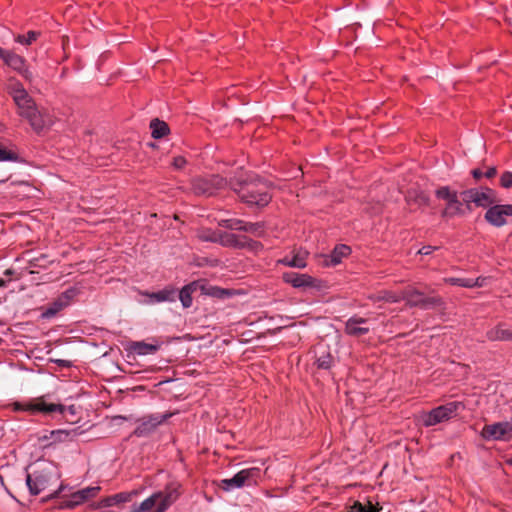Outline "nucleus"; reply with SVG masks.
I'll return each instance as SVG.
<instances>
[{
    "label": "nucleus",
    "mask_w": 512,
    "mask_h": 512,
    "mask_svg": "<svg viewBox=\"0 0 512 512\" xmlns=\"http://www.w3.org/2000/svg\"><path fill=\"white\" fill-rule=\"evenodd\" d=\"M408 200H413L418 206H427L430 202L429 197L424 192L417 193L415 197H413L412 194H409Z\"/></svg>",
    "instance_id": "72a5a7b5"
},
{
    "label": "nucleus",
    "mask_w": 512,
    "mask_h": 512,
    "mask_svg": "<svg viewBox=\"0 0 512 512\" xmlns=\"http://www.w3.org/2000/svg\"><path fill=\"white\" fill-rule=\"evenodd\" d=\"M435 195L438 199L446 202V206L441 212L443 218H452L465 214L464 202L459 200L457 191L450 189L448 186H442L435 191Z\"/></svg>",
    "instance_id": "39448f33"
},
{
    "label": "nucleus",
    "mask_w": 512,
    "mask_h": 512,
    "mask_svg": "<svg viewBox=\"0 0 512 512\" xmlns=\"http://www.w3.org/2000/svg\"><path fill=\"white\" fill-rule=\"evenodd\" d=\"M316 364L318 368L329 369L332 364V356L330 353L323 350L319 355H317Z\"/></svg>",
    "instance_id": "cd10ccee"
},
{
    "label": "nucleus",
    "mask_w": 512,
    "mask_h": 512,
    "mask_svg": "<svg viewBox=\"0 0 512 512\" xmlns=\"http://www.w3.org/2000/svg\"><path fill=\"white\" fill-rule=\"evenodd\" d=\"M442 304V299L440 297H424L422 300V308L429 309L432 307L440 306Z\"/></svg>",
    "instance_id": "f704fd0d"
},
{
    "label": "nucleus",
    "mask_w": 512,
    "mask_h": 512,
    "mask_svg": "<svg viewBox=\"0 0 512 512\" xmlns=\"http://www.w3.org/2000/svg\"><path fill=\"white\" fill-rule=\"evenodd\" d=\"M508 216H512V204L494 205L487 210L485 219L493 226L501 227L506 224Z\"/></svg>",
    "instance_id": "4468645a"
},
{
    "label": "nucleus",
    "mask_w": 512,
    "mask_h": 512,
    "mask_svg": "<svg viewBox=\"0 0 512 512\" xmlns=\"http://www.w3.org/2000/svg\"><path fill=\"white\" fill-rule=\"evenodd\" d=\"M402 300H405L411 307L422 308L423 293L414 288H407L402 291Z\"/></svg>",
    "instance_id": "5701e85b"
},
{
    "label": "nucleus",
    "mask_w": 512,
    "mask_h": 512,
    "mask_svg": "<svg viewBox=\"0 0 512 512\" xmlns=\"http://www.w3.org/2000/svg\"><path fill=\"white\" fill-rule=\"evenodd\" d=\"M462 200L466 208L470 211L471 204L477 207L486 208L496 202L494 190L488 187L472 188L461 193Z\"/></svg>",
    "instance_id": "423d86ee"
},
{
    "label": "nucleus",
    "mask_w": 512,
    "mask_h": 512,
    "mask_svg": "<svg viewBox=\"0 0 512 512\" xmlns=\"http://www.w3.org/2000/svg\"><path fill=\"white\" fill-rule=\"evenodd\" d=\"M460 407H462L460 402H449L438 406L429 412L421 413L418 420L426 427L434 426L455 417Z\"/></svg>",
    "instance_id": "7ed1b4c3"
},
{
    "label": "nucleus",
    "mask_w": 512,
    "mask_h": 512,
    "mask_svg": "<svg viewBox=\"0 0 512 512\" xmlns=\"http://www.w3.org/2000/svg\"><path fill=\"white\" fill-rule=\"evenodd\" d=\"M199 239L206 242H218L220 240L219 233L208 229H203L198 232Z\"/></svg>",
    "instance_id": "c756f323"
},
{
    "label": "nucleus",
    "mask_w": 512,
    "mask_h": 512,
    "mask_svg": "<svg viewBox=\"0 0 512 512\" xmlns=\"http://www.w3.org/2000/svg\"><path fill=\"white\" fill-rule=\"evenodd\" d=\"M161 347V342L152 339L151 342L133 341L129 343L128 350L138 356H146L155 354Z\"/></svg>",
    "instance_id": "6ab92c4d"
},
{
    "label": "nucleus",
    "mask_w": 512,
    "mask_h": 512,
    "mask_svg": "<svg viewBox=\"0 0 512 512\" xmlns=\"http://www.w3.org/2000/svg\"><path fill=\"white\" fill-rule=\"evenodd\" d=\"M76 289H68L64 291L55 301H53L46 310L42 313L43 318H51L55 316L62 309L67 307L72 299L76 296Z\"/></svg>",
    "instance_id": "2eb2a0df"
},
{
    "label": "nucleus",
    "mask_w": 512,
    "mask_h": 512,
    "mask_svg": "<svg viewBox=\"0 0 512 512\" xmlns=\"http://www.w3.org/2000/svg\"><path fill=\"white\" fill-rule=\"evenodd\" d=\"M192 288L190 285L183 287L179 292V299L184 308H189L192 305Z\"/></svg>",
    "instance_id": "c85d7f7f"
},
{
    "label": "nucleus",
    "mask_w": 512,
    "mask_h": 512,
    "mask_svg": "<svg viewBox=\"0 0 512 512\" xmlns=\"http://www.w3.org/2000/svg\"><path fill=\"white\" fill-rule=\"evenodd\" d=\"M151 135L155 139L162 138L169 132L168 125L160 121L159 119H154L150 123Z\"/></svg>",
    "instance_id": "393cba45"
},
{
    "label": "nucleus",
    "mask_w": 512,
    "mask_h": 512,
    "mask_svg": "<svg viewBox=\"0 0 512 512\" xmlns=\"http://www.w3.org/2000/svg\"><path fill=\"white\" fill-rule=\"evenodd\" d=\"M16 160H17L16 153L0 146V162L16 161Z\"/></svg>",
    "instance_id": "c9c22d12"
},
{
    "label": "nucleus",
    "mask_w": 512,
    "mask_h": 512,
    "mask_svg": "<svg viewBox=\"0 0 512 512\" xmlns=\"http://www.w3.org/2000/svg\"><path fill=\"white\" fill-rule=\"evenodd\" d=\"M510 463L512 464V459L510 460Z\"/></svg>",
    "instance_id": "5fc2aeb1"
},
{
    "label": "nucleus",
    "mask_w": 512,
    "mask_h": 512,
    "mask_svg": "<svg viewBox=\"0 0 512 512\" xmlns=\"http://www.w3.org/2000/svg\"><path fill=\"white\" fill-rule=\"evenodd\" d=\"M172 165L175 169H182L186 165V159L182 156L174 157Z\"/></svg>",
    "instance_id": "58836bf2"
},
{
    "label": "nucleus",
    "mask_w": 512,
    "mask_h": 512,
    "mask_svg": "<svg viewBox=\"0 0 512 512\" xmlns=\"http://www.w3.org/2000/svg\"><path fill=\"white\" fill-rule=\"evenodd\" d=\"M351 253V248L347 245H337L330 255L324 256L323 264L326 266H336L341 263L343 257Z\"/></svg>",
    "instance_id": "412c9836"
},
{
    "label": "nucleus",
    "mask_w": 512,
    "mask_h": 512,
    "mask_svg": "<svg viewBox=\"0 0 512 512\" xmlns=\"http://www.w3.org/2000/svg\"><path fill=\"white\" fill-rule=\"evenodd\" d=\"M495 174H496V168L491 167V168H489V169L486 171L485 176H486L487 178H492L493 176H495Z\"/></svg>",
    "instance_id": "c03bdc74"
},
{
    "label": "nucleus",
    "mask_w": 512,
    "mask_h": 512,
    "mask_svg": "<svg viewBox=\"0 0 512 512\" xmlns=\"http://www.w3.org/2000/svg\"><path fill=\"white\" fill-rule=\"evenodd\" d=\"M53 476V471L49 468L36 470L33 473H27L26 484L33 495H38L45 490Z\"/></svg>",
    "instance_id": "9b49d317"
},
{
    "label": "nucleus",
    "mask_w": 512,
    "mask_h": 512,
    "mask_svg": "<svg viewBox=\"0 0 512 512\" xmlns=\"http://www.w3.org/2000/svg\"><path fill=\"white\" fill-rule=\"evenodd\" d=\"M472 175L475 179H480L483 176V173L479 169H474L472 171Z\"/></svg>",
    "instance_id": "a18cd8bd"
},
{
    "label": "nucleus",
    "mask_w": 512,
    "mask_h": 512,
    "mask_svg": "<svg viewBox=\"0 0 512 512\" xmlns=\"http://www.w3.org/2000/svg\"><path fill=\"white\" fill-rule=\"evenodd\" d=\"M222 225L232 230H240L255 236H261L263 233V226L261 223L244 222L239 219H227L222 221Z\"/></svg>",
    "instance_id": "a211bd4d"
},
{
    "label": "nucleus",
    "mask_w": 512,
    "mask_h": 512,
    "mask_svg": "<svg viewBox=\"0 0 512 512\" xmlns=\"http://www.w3.org/2000/svg\"><path fill=\"white\" fill-rule=\"evenodd\" d=\"M68 409H69V412L74 413L73 406L69 407Z\"/></svg>",
    "instance_id": "8fccbe9b"
},
{
    "label": "nucleus",
    "mask_w": 512,
    "mask_h": 512,
    "mask_svg": "<svg viewBox=\"0 0 512 512\" xmlns=\"http://www.w3.org/2000/svg\"><path fill=\"white\" fill-rule=\"evenodd\" d=\"M486 337L490 341H512V331L505 328L504 325L500 324L489 329L486 333Z\"/></svg>",
    "instance_id": "4be33fe9"
},
{
    "label": "nucleus",
    "mask_w": 512,
    "mask_h": 512,
    "mask_svg": "<svg viewBox=\"0 0 512 512\" xmlns=\"http://www.w3.org/2000/svg\"><path fill=\"white\" fill-rule=\"evenodd\" d=\"M261 477L262 470L258 467H251L239 471L231 478L222 479L219 486L229 492L244 486L256 485Z\"/></svg>",
    "instance_id": "20e7f679"
},
{
    "label": "nucleus",
    "mask_w": 512,
    "mask_h": 512,
    "mask_svg": "<svg viewBox=\"0 0 512 512\" xmlns=\"http://www.w3.org/2000/svg\"><path fill=\"white\" fill-rule=\"evenodd\" d=\"M7 92L17 107L18 115L26 119L34 130H42L46 120L23 84L15 78H10L7 83Z\"/></svg>",
    "instance_id": "f257e3e1"
},
{
    "label": "nucleus",
    "mask_w": 512,
    "mask_h": 512,
    "mask_svg": "<svg viewBox=\"0 0 512 512\" xmlns=\"http://www.w3.org/2000/svg\"><path fill=\"white\" fill-rule=\"evenodd\" d=\"M54 362L61 367H70L71 366V362L69 360H65V359H56V360H54Z\"/></svg>",
    "instance_id": "37998d69"
},
{
    "label": "nucleus",
    "mask_w": 512,
    "mask_h": 512,
    "mask_svg": "<svg viewBox=\"0 0 512 512\" xmlns=\"http://www.w3.org/2000/svg\"><path fill=\"white\" fill-rule=\"evenodd\" d=\"M3 343V339L0 337V345Z\"/></svg>",
    "instance_id": "603ef678"
},
{
    "label": "nucleus",
    "mask_w": 512,
    "mask_h": 512,
    "mask_svg": "<svg viewBox=\"0 0 512 512\" xmlns=\"http://www.w3.org/2000/svg\"><path fill=\"white\" fill-rule=\"evenodd\" d=\"M285 283L290 284L294 288L305 289L317 287V280L308 274H300L296 272H285L282 275Z\"/></svg>",
    "instance_id": "dca6fc26"
},
{
    "label": "nucleus",
    "mask_w": 512,
    "mask_h": 512,
    "mask_svg": "<svg viewBox=\"0 0 512 512\" xmlns=\"http://www.w3.org/2000/svg\"><path fill=\"white\" fill-rule=\"evenodd\" d=\"M160 494L153 493L151 496L142 501L139 505H136L140 512H149L154 507H158Z\"/></svg>",
    "instance_id": "a878e982"
},
{
    "label": "nucleus",
    "mask_w": 512,
    "mask_h": 512,
    "mask_svg": "<svg viewBox=\"0 0 512 512\" xmlns=\"http://www.w3.org/2000/svg\"><path fill=\"white\" fill-rule=\"evenodd\" d=\"M365 321L361 318L354 317V336L358 334L367 333L369 331V327H358L357 325L364 323Z\"/></svg>",
    "instance_id": "4c0bfd02"
},
{
    "label": "nucleus",
    "mask_w": 512,
    "mask_h": 512,
    "mask_svg": "<svg viewBox=\"0 0 512 512\" xmlns=\"http://www.w3.org/2000/svg\"><path fill=\"white\" fill-rule=\"evenodd\" d=\"M131 500V494L122 492L112 496L105 497L98 503L99 508H106L117 505L119 503L128 502Z\"/></svg>",
    "instance_id": "b1692460"
},
{
    "label": "nucleus",
    "mask_w": 512,
    "mask_h": 512,
    "mask_svg": "<svg viewBox=\"0 0 512 512\" xmlns=\"http://www.w3.org/2000/svg\"><path fill=\"white\" fill-rule=\"evenodd\" d=\"M434 250H436V247L434 246H430V245H427V246H423L419 251L418 253L421 254V255H429L431 254Z\"/></svg>",
    "instance_id": "a19ab883"
},
{
    "label": "nucleus",
    "mask_w": 512,
    "mask_h": 512,
    "mask_svg": "<svg viewBox=\"0 0 512 512\" xmlns=\"http://www.w3.org/2000/svg\"><path fill=\"white\" fill-rule=\"evenodd\" d=\"M19 409L31 412H40L44 414L58 412L64 414L67 408L61 404H54L46 402L44 397L36 398L25 404H18Z\"/></svg>",
    "instance_id": "ddd939ff"
},
{
    "label": "nucleus",
    "mask_w": 512,
    "mask_h": 512,
    "mask_svg": "<svg viewBox=\"0 0 512 512\" xmlns=\"http://www.w3.org/2000/svg\"><path fill=\"white\" fill-rule=\"evenodd\" d=\"M4 280H0V286H4Z\"/></svg>",
    "instance_id": "3c124183"
},
{
    "label": "nucleus",
    "mask_w": 512,
    "mask_h": 512,
    "mask_svg": "<svg viewBox=\"0 0 512 512\" xmlns=\"http://www.w3.org/2000/svg\"><path fill=\"white\" fill-rule=\"evenodd\" d=\"M4 182H5V180H0V184H2V183H4Z\"/></svg>",
    "instance_id": "864d4df0"
},
{
    "label": "nucleus",
    "mask_w": 512,
    "mask_h": 512,
    "mask_svg": "<svg viewBox=\"0 0 512 512\" xmlns=\"http://www.w3.org/2000/svg\"><path fill=\"white\" fill-rule=\"evenodd\" d=\"M142 296L145 297L144 300L140 302L146 305H154L163 302H174L176 300V290L173 288H165L163 290L157 292H142Z\"/></svg>",
    "instance_id": "f3484780"
},
{
    "label": "nucleus",
    "mask_w": 512,
    "mask_h": 512,
    "mask_svg": "<svg viewBox=\"0 0 512 512\" xmlns=\"http://www.w3.org/2000/svg\"><path fill=\"white\" fill-rule=\"evenodd\" d=\"M486 277H478L476 279H471V288L473 287H482L486 284Z\"/></svg>",
    "instance_id": "ea45409f"
},
{
    "label": "nucleus",
    "mask_w": 512,
    "mask_h": 512,
    "mask_svg": "<svg viewBox=\"0 0 512 512\" xmlns=\"http://www.w3.org/2000/svg\"><path fill=\"white\" fill-rule=\"evenodd\" d=\"M38 35L35 31H29L27 35H18L15 41L22 45H30L37 39Z\"/></svg>",
    "instance_id": "7c9ffc66"
},
{
    "label": "nucleus",
    "mask_w": 512,
    "mask_h": 512,
    "mask_svg": "<svg viewBox=\"0 0 512 512\" xmlns=\"http://www.w3.org/2000/svg\"><path fill=\"white\" fill-rule=\"evenodd\" d=\"M226 185L227 181L218 175L197 177L192 181V190L196 195L212 196Z\"/></svg>",
    "instance_id": "6e6552de"
},
{
    "label": "nucleus",
    "mask_w": 512,
    "mask_h": 512,
    "mask_svg": "<svg viewBox=\"0 0 512 512\" xmlns=\"http://www.w3.org/2000/svg\"><path fill=\"white\" fill-rule=\"evenodd\" d=\"M379 299L385 300L387 302L396 303L402 300V291L400 293H395L392 291H382L379 294Z\"/></svg>",
    "instance_id": "2f4dec72"
},
{
    "label": "nucleus",
    "mask_w": 512,
    "mask_h": 512,
    "mask_svg": "<svg viewBox=\"0 0 512 512\" xmlns=\"http://www.w3.org/2000/svg\"><path fill=\"white\" fill-rule=\"evenodd\" d=\"M0 59L13 71L21 75L25 80L32 81L33 74L27 66L24 57L16 54L12 50L3 49L0 47Z\"/></svg>",
    "instance_id": "1a4fd4ad"
},
{
    "label": "nucleus",
    "mask_w": 512,
    "mask_h": 512,
    "mask_svg": "<svg viewBox=\"0 0 512 512\" xmlns=\"http://www.w3.org/2000/svg\"><path fill=\"white\" fill-rule=\"evenodd\" d=\"M101 490L100 486H89L81 490L72 492L70 495H63L58 504V508L62 510L74 509L83 503L97 497Z\"/></svg>",
    "instance_id": "0eeeda50"
},
{
    "label": "nucleus",
    "mask_w": 512,
    "mask_h": 512,
    "mask_svg": "<svg viewBox=\"0 0 512 512\" xmlns=\"http://www.w3.org/2000/svg\"><path fill=\"white\" fill-rule=\"evenodd\" d=\"M354 512H380L382 508L378 507V504L373 505L371 501L363 504L359 501H354L353 504Z\"/></svg>",
    "instance_id": "bb28decb"
},
{
    "label": "nucleus",
    "mask_w": 512,
    "mask_h": 512,
    "mask_svg": "<svg viewBox=\"0 0 512 512\" xmlns=\"http://www.w3.org/2000/svg\"><path fill=\"white\" fill-rule=\"evenodd\" d=\"M68 487L64 484H61L59 488L49 496L50 499L57 498L59 495L64 492Z\"/></svg>",
    "instance_id": "79ce46f5"
},
{
    "label": "nucleus",
    "mask_w": 512,
    "mask_h": 512,
    "mask_svg": "<svg viewBox=\"0 0 512 512\" xmlns=\"http://www.w3.org/2000/svg\"><path fill=\"white\" fill-rule=\"evenodd\" d=\"M444 281L450 285L471 288V278L449 277L445 278Z\"/></svg>",
    "instance_id": "473e14b6"
},
{
    "label": "nucleus",
    "mask_w": 512,
    "mask_h": 512,
    "mask_svg": "<svg viewBox=\"0 0 512 512\" xmlns=\"http://www.w3.org/2000/svg\"><path fill=\"white\" fill-rule=\"evenodd\" d=\"M173 413L151 414L138 420L134 434L138 437H145L153 433L158 426L168 420Z\"/></svg>",
    "instance_id": "9d476101"
},
{
    "label": "nucleus",
    "mask_w": 512,
    "mask_h": 512,
    "mask_svg": "<svg viewBox=\"0 0 512 512\" xmlns=\"http://www.w3.org/2000/svg\"><path fill=\"white\" fill-rule=\"evenodd\" d=\"M233 190L239 195L242 201L250 206L255 205L263 207L271 200L268 188L262 182L244 183L241 184L239 188L233 186Z\"/></svg>",
    "instance_id": "f03ea898"
},
{
    "label": "nucleus",
    "mask_w": 512,
    "mask_h": 512,
    "mask_svg": "<svg viewBox=\"0 0 512 512\" xmlns=\"http://www.w3.org/2000/svg\"><path fill=\"white\" fill-rule=\"evenodd\" d=\"M352 322V319H348L347 321V330H349V327H350V323Z\"/></svg>",
    "instance_id": "09e8293b"
},
{
    "label": "nucleus",
    "mask_w": 512,
    "mask_h": 512,
    "mask_svg": "<svg viewBox=\"0 0 512 512\" xmlns=\"http://www.w3.org/2000/svg\"><path fill=\"white\" fill-rule=\"evenodd\" d=\"M306 258L307 252L299 250L297 252H292L291 255H286L279 259L278 263L288 267L302 269L307 266Z\"/></svg>",
    "instance_id": "aec40b11"
},
{
    "label": "nucleus",
    "mask_w": 512,
    "mask_h": 512,
    "mask_svg": "<svg viewBox=\"0 0 512 512\" xmlns=\"http://www.w3.org/2000/svg\"><path fill=\"white\" fill-rule=\"evenodd\" d=\"M481 435L486 440H507L512 436V419L485 425Z\"/></svg>",
    "instance_id": "f8f14e48"
},
{
    "label": "nucleus",
    "mask_w": 512,
    "mask_h": 512,
    "mask_svg": "<svg viewBox=\"0 0 512 512\" xmlns=\"http://www.w3.org/2000/svg\"><path fill=\"white\" fill-rule=\"evenodd\" d=\"M129 512H140L137 506H134Z\"/></svg>",
    "instance_id": "49530a36"
},
{
    "label": "nucleus",
    "mask_w": 512,
    "mask_h": 512,
    "mask_svg": "<svg viewBox=\"0 0 512 512\" xmlns=\"http://www.w3.org/2000/svg\"><path fill=\"white\" fill-rule=\"evenodd\" d=\"M129 512H140L137 506H134Z\"/></svg>",
    "instance_id": "de8ad7c7"
},
{
    "label": "nucleus",
    "mask_w": 512,
    "mask_h": 512,
    "mask_svg": "<svg viewBox=\"0 0 512 512\" xmlns=\"http://www.w3.org/2000/svg\"><path fill=\"white\" fill-rule=\"evenodd\" d=\"M501 186L504 188H510L512 186V172H504L500 178Z\"/></svg>",
    "instance_id": "e433bc0d"
}]
</instances>
